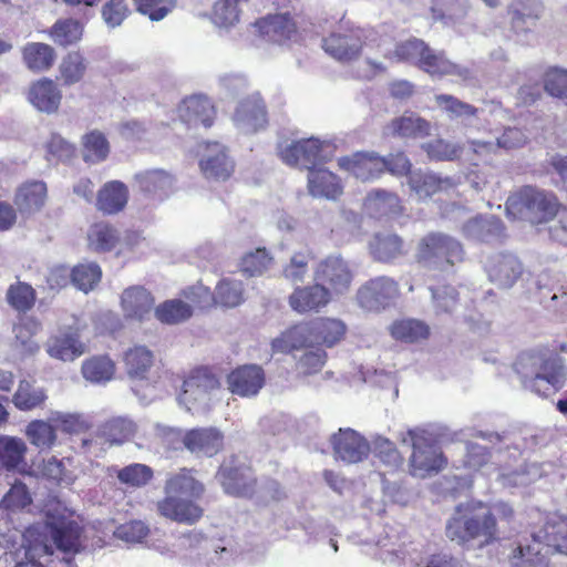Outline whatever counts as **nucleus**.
<instances>
[{
  "label": "nucleus",
  "instance_id": "nucleus-33",
  "mask_svg": "<svg viewBox=\"0 0 567 567\" xmlns=\"http://www.w3.org/2000/svg\"><path fill=\"white\" fill-rule=\"evenodd\" d=\"M508 12L514 31L527 32L536 25V21L543 12V6L540 0H514Z\"/></svg>",
  "mask_w": 567,
  "mask_h": 567
},
{
  "label": "nucleus",
  "instance_id": "nucleus-56",
  "mask_svg": "<svg viewBox=\"0 0 567 567\" xmlns=\"http://www.w3.org/2000/svg\"><path fill=\"white\" fill-rule=\"evenodd\" d=\"M136 431L133 421L126 417H114L102 426L103 437L112 444H121L131 439Z\"/></svg>",
  "mask_w": 567,
  "mask_h": 567
},
{
  "label": "nucleus",
  "instance_id": "nucleus-63",
  "mask_svg": "<svg viewBox=\"0 0 567 567\" xmlns=\"http://www.w3.org/2000/svg\"><path fill=\"white\" fill-rule=\"evenodd\" d=\"M271 261L272 258L265 248H257L241 258L240 268L247 276H260L269 268Z\"/></svg>",
  "mask_w": 567,
  "mask_h": 567
},
{
  "label": "nucleus",
  "instance_id": "nucleus-30",
  "mask_svg": "<svg viewBox=\"0 0 567 567\" xmlns=\"http://www.w3.org/2000/svg\"><path fill=\"white\" fill-rule=\"evenodd\" d=\"M260 35L275 43H284L296 35V23L288 13L265 17L255 22Z\"/></svg>",
  "mask_w": 567,
  "mask_h": 567
},
{
  "label": "nucleus",
  "instance_id": "nucleus-57",
  "mask_svg": "<svg viewBox=\"0 0 567 567\" xmlns=\"http://www.w3.org/2000/svg\"><path fill=\"white\" fill-rule=\"evenodd\" d=\"M101 276L102 271L97 264H80L72 269L71 281L79 290L89 292L99 284Z\"/></svg>",
  "mask_w": 567,
  "mask_h": 567
},
{
  "label": "nucleus",
  "instance_id": "nucleus-42",
  "mask_svg": "<svg viewBox=\"0 0 567 567\" xmlns=\"http://www.w3.org/2000/svg\"><path fill=\"white\" fill-rule=\"evenodd\" d=\"M45 198V184L43 182H32L19 188L14 202L20 212L33 213L44 205Z\"/></svg>",
  "mask_w": 567,
  "mask_h": 567
},
{
  "label": "nucleus",
  "instance_id": "nucleus-45",
  "mask_svg": "<svg viewBox=\"0 0 567 567\" xmlns=\"http://www.w3.org/2000/svg\"><path fill=\"white\" fill-rule=\"evenodd\" d=\"M364 207L374 217L398 214L400 210L399 197L385 190H375L368 195Z\"/></svg>",
  "mask_w": 567,
  "mask_h": 567
},
{
  "label": "nucleus",
  "instance_id": "nucleus-61",
  "mask_svg": "<svg viewBox=\"0 0 567 567\" xmlns=\"http://www.w3.org/2000/svg\"><path fill=\"white\" fill-rule=\"evenodd\" d=\"M427 44L420 39H410L399 43L392 55L389 58L396 62H409L419 66V62L423 56Z\"/></svg>",
  "mask_w": 567,
  "mask_h": 567
},
{
  "label": "nucleus",
  "instance_id": "nucleus-47",
  "mask_svg": "<svg viewBox=\"0 0 567 567\" xmlns=\"http://www.w3.org/2000/svg\"><path fill=\"white\" fill-rule=\"evenodd\" d=\"M115 373V364L107 355H97L84 361L82 374L85 380L93 383H105Z\"/></svg>",
  "mask_w": 567,
  "mask_h": 567
},
{
  "label": "nucleus",
  "instance_id": "nucleus-55",
  "mask_svg": "<svg viewBox=\"0 0 567 567\" xmlns=\"http://www.w3.org/2000/svg\"><path fill=\"white\" fill-rule=\"evenodd\" d=\"M216 303L226 308H235L244 301V287L241 281L223 279L215 289Z\"/></svg>",
  "mask_w": 567,
  "mask_h": 567
},
{
  "label": "nucleus",
  "instance_id": "nucleus-41",
  "mask_svg": "<svg viewBox=\"0 0 567 567\" xmlns=\"http://www.w3.org/2000/svg\"><path fill=\"white\" fill-rule=\"evenodd\" d=\"M153 362V352L144 346H134L124 354L125 369L130 378L145 379Z\"/></svg>",
  "mask_w": 567,
  "mask_h": 567
},
{
  "label": "nucleus",
  "instance_id": "nucleus-60",
  "mask_svg": "<svg viewBox=\"0 0 567 567\" xmlns=\"http://www.w3.org/2000/svg\"><path fill=\"white\" fill-rule=\"evenodd\" d=\"M423 151L434 161H454L460 157L462 146L443 138H437L422 145Z\"/></svg>",
  "mask_w": 567,
  "mask_h": 567
},
{
  "label": "nucleus",
  "instance_id": "nucleus-54",
  "mask_svg": "<svg viewBox=\"0 0 567 567\" xmlns=\"http://www.w3.org/2000/svg\"><path fill=\"white\" fill-rule=\"evenodd\" d=\"M27 445L23 440L13 436H0V463L8 470L23 462Z\"/></svg>",
  "mask_w": 567,
  "mask_h": 567
},
{
  "label": "nucleus",
  "instance_id": "nucleus-5",
  "mask_svg": "<svg viewBox=\"0 0 567 567\" xmlns=\"http://www.w3.org/2000/svg\"><path fill=\"white\" fill-rule=\"evenodd\" d=\"M446 535L458 544L478 539L488 544L496 536V523L487 507L482 502L471 501L456 507V516L446 525Z\"/></svg>",
  "mask_w": 567,
  "mask_h": 567
},
{
  "label": "nucleus",
  "instance_id": "nucleus-52",
  "mask_svg": "<svg viewBox=\"0 0 567 567\" xmlns=\"http://www.w3.org/2000/svg\"><path fill=\"white\" fill-rule=\"evenodd\" d=\"M49 33L56 44L69 47L81 40L83 27L74 19H61L52 25Z\"/></svg>",
  "mask_w": 567,
  "mask_h": 567
},
{
  "label": "nucleus",
  "instance_id": "nucleus-28",
  "mask_svg": "<svg viewBox=\"0 0 567 567\" xmlns=\"http://www.w3.org/2000/svg\"><path fill=\"white\" fill-rule=\"evenodd\" d=\"M223 439L219 430L200 427L188 431L183 439V443L192 453L210 457L221 449Z\"/></svg>",
  "mask_w": 567,
  "mask_h": 567
},
{
  "label": "nucleus",
  "instance_id": "nucleus-10",
  "mask_svg": "<svg viewBox=\"0 0 567 567\" xmlns=\"http://www.w3.org/2000/svg\"><path fill=\"white\" fill-rule=\"evenodd\" d=\"M278 152L285 164L311 172L318 165L333 157L334 146L329 141L309 137L285 145L281 144Z\"/></svg>",
  "mask_w": 567,
  "mask_h": 567
},
{
  "label": "nucleus",
  "instance_id": "nucleus-51",
  "mask_svg": "<svg viewBox=\"0 0 567 567\" xmlns=\"http://www.w3.org/2000/svg\"><path fill=\"white\" fill-rule=\"evenodd\" d=\"M391 336L404 342H416L426 339L430 333V328L423 321L416 319H403L395 321L390 327Z\"/></svg>",
  "mask_w": 567,
  "mask_h": 567
},
{
  "label": "nucleus",
  "instance_id": "nucleus-27",
  "mask_svg": "<svg viewBox=\"0 0 567 567\" xmlns=\"http://www.w3.org/2000/svg\"><path fill=\"white\" fill-rule=\"evenodd\" d=\"M419 68L431 76L454 75L466 81L472 75L467 68L453 63L443 52H437L429 45L419 62Z\"/></svg>",
  "mask_w": 567,
  "mask_h": 567
},
{
  "label": "nucleus",
  "instance_id": "nucleus-20",
  "mask_svg": "<svg viewBox=\"0 0 567 567\" xmlns=\"http://www.w3.org/2000/svg\"><path fill=\"white\" fill-rule=\"evenodd\" d=\"M332 445L336 457L348 464L363 461L370 452L368 441L352 429H340L332 436Z\"/></svg>",
  "mask_w": 567,
  "mask_h": 567
},
{
  "label": "nucleus",
  "instance_id": "nucleus-39",
  "mask_svg": "<svg viewBox=\"0 0 567 567\" xmlns=\"http://www.w3.org/2000/svg\"><path fill=\"white\" fill-rule=\"evenodd\" d=\"M61 92L56 84L49 79L34 83L29 92V101L41 112L53 113L59 109Z\"/></svg>",
  "mask_w": 567,
  "mask_h": 567
},
{
  "label": "nucleus",
  "instance_id": "nucleus-2",
  "mask_svg": "<svg viewBox=\"0 0 567 567\" xmlns=\"http://www.w3.org/2000/svg\"><path fill=\"white\" fill-rule=\"evenodd\" d=\"M164 491L165 497L157 503V511L163 517L187 525H193L203 517L204 509L197 504V499L202 497L205 488L190 471L183 468L168 477Z\"/></svg>",
  "mask_w": 567,
  "mask_h": 567
},
{
  "label": "nucleus",
  "instance_id": "nucleus-58",
  "mask_svg": "<svg viewBox=\"0 0 567 567\" xmlns=\"http://www.w3.org/2000/svg\"><path fill=\"white\" fill-rule=\"evenodd\" d=\"M435 101L452 120L461 118L465 123L477 114L476 107L453 95L440 94L435 96Z\"/></svg>",
  "mask_w": 567,
  "mask_h": 567
},
{
  "label": "nucleus",
  "instance_id": "nucleus-38",
  "mask_svg": "<svg viewBox=\"0 0 567 567\" xmlns=\"http://www.w3.org/2000/svg\"><path fill=\"white\" fill-rule=\"evenodd\" d=\"M527 137L524 132L517 127H507L501 136L491 140H473L471 146L476 154L495 153L497 150H512L525 144Z\"/></svg>",
  "mask_w": 567,
  "mask_h": 567
},
{
  "label": "nucleus",
  "instance_id": "nucleus-16",
  "mask_svg": "<svg viewBox=\"0 0 567 567\" xmlns=\"http://www.w3.org/2000/svg\"><path fill=\"white\" fill-rule=\"evenodd\" d=\"M233 121L235 126L246 134L255 133L265 127L267 111L259 93H254L238 103Z\"/></svg>",
  "mask_w": 567,
  "mask_h": 567
},
{
  "label": "nucleus",
  "instance_id": "nucleus-23",
  "mask_svg": "<svg viewBox=\"0 0 567 567\" xmlns=\"http://www.w3.org/2000/svg\"><path fill=\"white\" fill-rule=\"evenodd\" d=\"M504 225L502 220L492 215H477L470 218L462 226L463 236L473 241L492 243L504 236Z\"/></svg>",
  "mask_w": 567,
  "mask_h": 567
},
{
  "label": "nucleus",
  "instance_id": "nucleus-53",
  "mask_svg": "<svg viewBox=\"0 0 567 567\" xmlns=\"http://www.w3.org/2000/svg\"><path fill=\"white\" fill-rule=\"evenodd\" d=\"M55 426L50 421L33 420L25 429L30 443L39 449H50L56 441Z\"/></svg>",
  "mask_w": 567,
  "mask_h": 567
},
{
  "label": "nucleus",
  "instance_id": "nucleus-11",
  "mask_svg": "<svg viewBox=\"0 0 567 567\" xmlns=\"http://www.w3.org/2000/svg\"><path fill=\"white\" fill-rule=\"evenodd\" d=\"M373 34L372 30L359 27H340L322 40V49L338 61H352L371 45Z\"/></svg>",
  "mask_w": 567,
  "mask_h": 567
},
{
  "label": "nucleus",
  "instance_id": "nucleus-1",
  "mask_svg": "<svg viewBox=\"0 0 567 567\" xmlns=\"http://www.w3.org/2000/svg\"><path fill=\"white\" fill-rule=\"evenodd\" d=\"M81 526L68 518H48L45 524H37L23 533L18 529L0 532V548L4 555L17 560L14 567H44L35 559L53 554V545L63 553H78L81 544Z\"/></svg>",
  "mask_w": 567,
  "mask_h": 567
},
{
  "label": "nucleus",
  "instance_id": "nucleus-13",
  "mask_svg": "<svg viewBox=\"0 0 567 567\" xmlns=\"http://www.w3.org/2000/svg\"><path fill=\"white\" fill-rule=\"evenodd\" d=\"M399 296L396 281L386 276L375 277L362 285L357 299L361 308L369 311H379L390 306Z\"/></svg>",
  "mask_w": 567,
  "mask_h": 567
},
{
  "label": "nucleus",
  "instance_id": "nucleus-44",
  "mask_svg": "<svg viewBox=\"0 0 567 567\" xmlns=\"http://www.w3.org/2000/svg\"><path fill=\"white\" fill-rule=\"evenodd\" d=\"M22 54L28 69L35 72L50 69L55 59L53 48L40 42L28 43L23 48Z\"/></svg>",
  "mask_w": 567,
  "mask_h": 567
},
{
  "label": "nucleus",
  "instance_id": "nucleus-48",
  "mask_svg": "<svg viewBox=\"0 0 567 567\" xmlns=\"http://www.w3.org/2000/svg\"><path fill=\"white\" fill-rule=\"evenodd\" d=\"M154 315L158 321L166 324H177L193 315L192 307L179 299L166 300L154 309Z\"/></svg>",
  "mask_w": 567,
  "mask_h": 567
},
{
  "label": "nucleus",
  "instance_id": "nucleus-8",
  "mask_svg": "<svg viewBox=\"0 0 567 567\" xmlns=\"http://www.w3.org/2000/svg\"><path fill=\"white\" fill-rule=\"evenodd\" d=\"M402 442L411 443L413 449L410 456V473L413 476L424 478L437 473L446 464L443 453L429 431L410 430Z\"/></svg>",
  "mask_w": 567,
  "mask_h": 567
},
{
  "label": "nucleus",
  "instance_id": "nucleus-25",
  "mask_svg": "<svg viewBox=\"0 0 567 567\" xmlns=\"http://www.w3.org/2000/svg\"><path fill=\"white\" fill-rule=\"evenodd\" d=\"M178 114L181 120L189 126L210 127L215 118V107L207 96L194 95L182 102Z\"/></svg>",
  "mask_w": 567,
  "mask_h": 567
},
{
  "label": "nucleus",
  "instance_id": "nucleus-37",
  "mask_svg": "<svg viewBox=\"0 0 567 567\" xmlns=\"http://www.w3.org/2000/svg\"><path fill=\"white\" fill-rule=\"evenodd\" d=\"M430 123L413 113L393 118L384 128L386 135L399 137H422L430 134Z\"/></svg>",
  "mask_w": 567,
  "mask_h": 567
},
{
  "label": "nucleus",
  "instance_id": "nucleus-9",
  "mask_svg": "<svg viewBox=\"0 0 567 567\" xmlns=\"http://www.w3.org/2000/svg\"><path fill=\"white\" fill-rule=\"evenodd\" d=\"M464 256L460 241L442 233H431L423 237L417 247L416 257L424 266L449 271Z\"/></svg>",
  "mask_w": 567,
  "mask_h": 567
},
{
  "label": "nucleus",
  "instance_id": "nucleus-18",
  "mask_svg": "<svg viewBox=\"0 0 567 567\" xmlns=\"http://www.w3.org/2000/svg\"><path fill=\"white\" fill-rule=\"evenodd\" d=\"M341 169L350 172L363 182L373 181L385 171L383 157L374 152H358L338 159Z\"/></svg>",
  "mask_w": 567,
  "mask_h": 567
},
{
  "label": "nucleus",
  "instance_id": "nucleus-26",
  "mask_svg": "<svg viewBox=\"0 0 567 567\" xmlns=\"http://www.w3.org/2000/svg\"><path fill=\"white\" fill-rule=\"evenodd\" d=\"M410 188L419 199H427L437 193H446L456 187L455 178L435 173L413 172L409 176Z\"/></svg>",
  "mask_w": 567,
  "mask_h": 567
},
{
  "label": "nucleus",
  "instance_id": "nucleus-6",
  "mask_svg": "<svg viewBox=\"0 0 567 567\" xmlns=\"http://www.w3.org/2000/svg\"><path fill=\"white\" fill-rule=\"evenodd\" d=\"M506 214L513 219L542 224L553 219L558 212L556 197L542 189L525 186L506 200Z\"/></svg>",
  "mask_w": 567,
  "mask_h": 567
},
{
  "label": "nucleus",
  "instance_id": "nucleus-15",
  "mask_svg": "<svg viewBox=\"0 0 567 567\" xmlns=\"http://www.w3.org/2000/svg\"><path fill=\"white\" fill-rule=\"evenodd\" d=\"M199 167L207 179L225 181L234 172V161L227 148L218 142L205 143L200 154Z\"/></svg>",
  "mask_w": 567,
  "mask_h": 567
},
{
  "label": "nucleus",
  "instance_id": "nucleus-46",
  "mask_svg": "<svg viewBox=\"0 0 567 567\" xmlns=\"http://www.w3.org/2000/svg\"><path fill=\"white\" fill-rule=\"evenodd\" d=\"M120 240L118 231L111 225L99 223L87 233L89 247L97 252L111 251Z\"/></svg>",
  "mask_w": 567,
  "mask_h": 567
},
{
  "label": "nucleus",
  "instance_id": "nucleus-62",
  "mask_svg": "<svg viewBox=\"0 0 567 567\" xmlns=\"http://www.w3.org/2000/svg\"><path fill=\"white\" fill-rule=\"evenodd\" d=\"M32 502L25 484L16 482L0 501V508L7 512H18L25 508Z\"/></svg>",
  "mask_w": 567,
  "mask_h": 567
},
{
  "label": "nucleus",
  "instance_id": "nucleus-3",
  "mask_svg": "<svg viewBox=\"0 0 567 567\" xmlns=\"http://www.w3.org/2000/svg\"><path fill=\"white\" fill-rule=\"evenodd\" d=\"M533 544H519L509 556L511 567H547L550 553L567 555V517L554 514L533 533Z\"/></svg>",
  "mask_w": 567,
  "mask_h": 567
},
{
  "label": "nucleus",
  "instance_id": "nucleus-59",
  "mask_svg": "<svg viewBox=\"0 0 567 567\" xmlns=\"http://www.w3.org/2000/svg\"><path fill=\"white\" fill-rule=\"evenodd\" d=\"M61 79L65 85L80 82L85 73V59L79 52H70L60 64Z\"/></svg>",
  "mask_w": 567,
  "mask_h": 567
},
{
  "label": "nucleus",
  "instance_id": "nucleus-35",
  "mask_svg": "<svg viewBox=\"0 0 567 567\" xmlns=\"http://www.w3.org/2000/svg\"><path fill=\"white\" fill-rule=\"evenodd\" d=\"M308 189L313 197L336 199L342 193V185L332 172L315 168L308 174Z\"/></svg>",
  "mask_w": 567,
  "mask_h": 567
},
{
  "label": "nucleus",
  "instance_id": "nucleus-7",
  "mask_svg": "<svg viewBox=\"0 0 567 567\" xmlns=\"http://www.w3.org/2000/svg\"><path fill=\"white\" fill-rule=\"evenodd\" d=\"M221 393L216 375L206 368H199L185 379L179 402L193 414H206L221 400Z\"/></svg>",
  "mask_w": 567,
  "mask_h": 567
},
{
  "label": "nucleus",
  "instance_id": "nucleus-21",
  "mask_svg": "<svg viewBox=\"0 0 567 567\" xmlns=\"http://www.w3.org/2000/svg\"><path fill=\"white\" fill-rule=\"evenodd\" d=\"M233 394L250 398L259 393L265 384L264 370L256 364H246L235 369L227 378Z\"/></svg>",
  "mask_w": 567,
  "mask_h": 567
},
{
  "label": "nucleus",
  "instance_id": "nucleus-32",
  "mask_svg": "<svg viewBox=\"0 0 567 567\" xmlns=\"http://www.w3.org/2000/svg\"><path fill=\"white\" fill-rule=\"evenodd\" d=\"M369 252L375 261L391 262L405 255L403 239L393 233H378L369 241Z\"/></svg>",
  "mask_w": 567,
  "mask_h": 567
},
{
  "label": "nucleus",
  "instance_id": "nucleus-50",
  "mask_svg": "<svg viewBox=\"0 0 567 567\" xmlns=\"http://www.w3.org/2000/svg\"><path fill=\"white\" fill-rule=\"evenodd\" d=\"M241 0H216L212 8L210 20L221 29H230L239 22Z\"/></svg>",
  "mask_w": 567,
  "mask_h": 567
},
{
  "label": "nucleus",
  "instance_id": "nucleus-43",
  "mask_svg": "<svg viewBox=\"0 0 567 567\" xmlns=\"http://www.w3.org/2000/svg\"><path fill=\"white\" fill-rule=\"evenodd\" d=\"M346 331V324L339 319L318 318L312 321L316 344L332 347L343 338Z\"/></svg>",
  "mask_w": 567,
  "mask_h": 567
},
{
  "label": "nucleus",
  "instance_id": "nucleus-12",
  "mask_svg": "<svg viewBox=\"0 0 567 567\" xmlns=\"http://www.w3.org/2000/svg\"><path fill=\"white\" fill-rule=\"evenodd\" d=\"M313 280L327 287L332 295L349 291L353 271L348 260L340 254H330L320 259L312 270Z\"/></svg>",
  "mask_w": 567,
  "mask_h": 567
},
{
  "label": "nucleus",
  "instance_id": "nucleus-64",
  "mask_svg": "<svg viewBox=\"0 0 567 567\" xmlns=\"http://www.w3.org/2000/svg\"><path fill=\"white\" fill-rule=\"evenodd\" d=\"M33 288L24 282L11 285L7 291L8 303L18 311H27L34 303Z\"/></svg>",
  "mask_w": 567,
  "mask_h": 567
},
{
  "label": "nucleus",
  "instance_id": "nucleus-31",
  "mask_svg": "<svg viewBox=\"0 0 567 567\" xmlns=\"http://www.w3.org/2000/svg\"><path fill=\"white\" fill-rule=\"evenodd\" d=\"M313 346H316V338L312 333V321L286 330L271 342L272 351L279 353H288L292 350Z\"/></svg>",
  "mask_w": 567,
  "mask_h": 567
},
{
  "label": "nucleus",
  "instance_id": "nucleus-4",
  "mask_svg": "<svg viewBox=\"0 0 567 567\" xmlns=\"http://www.w3.org/2000/svg\"><path fill=\"white\" fill-rule=\"evenodd\" d=\"M522 385L540 396L561 389L567 378L563 360L553 352H525L515 362Z\"/></svg>",
  "mask_w": 567,
  "mask_h": 567
},
{
  "label": "nucleus",
  "instance_id": "nucleus-19",
  "mask_svg": "<svg viewBox=\"0 0 567 567\" xmlns=\"http://www.w3.org/2000/svg\"><path fill=\"white\" fill-rule=\"evenodd\" d=\"M155 299L143 286H131L123 290L120 306L127 320L145 321L151 317Z\"/></svg>",
  "mask_w": 567,
  "mask_h": 567
},
{
  "label": "nucleus",
  "instance_id": "nucleus-49",
  "mask_svg": "<svg viewBox=\"0 0 567 567\" xmlns=\"http://www.w3.org/2000/svg\"><path fill=\"white\" fill-rule=\"evenodd\" d=\"M83 159L86 163L96 164L106 159L110 153V144L105 135L100 131H91L82 138Z\"/></svg>",
  "mask_w": 567,
  "mask_h": 567
},
{
  "label": "nucleus",
  "instance_id": "nucleus-40",
  "mask_svg": "<svg viewBox=\"0 0 567 567\" xmlns=\"http://www.w3.org/2000/svg\"><path fill=\"white\" fill-rule=\"evenodd\" d=\"M47 399V391L35 381L21 380L12 396V403L20 411H31L42 408Z\"/></svg>",
  "mask_w": 567,
  "mask_h": 567
},
{
  "label": "nucleus",
  "instance_id": "nucleus-34",
  "mask_svg": "<svg viewBox=\"0 0 567 567\" xmlns=\"http://www.w3.org/2000/svg\"><path fill=\"white\" fill-rule=\"evenodd\" d=\"M468 0H432L431 13L435 21L455 28L468 16Z\"/></svg>",
  "mask_w": 567,
  "mask_h": 567
},
{
  "label": "nucleus",
  "instance_id": "nucleus-29",
  "mask_svg": "<svg viewBox=\"0 0 567 567\" xmlns=\"http://www.w3.org/2000/svg\"><path fill=\"white\" fill-rule=\"evenodd\" d=\"M138 189L150 197L164 199L174 190L175 178L164 169H148L135 175Z\"/></svg>",
  "mask_w": 567,
  "mask_h": 567
},
{
  "label": "nucleus",
  "instance_id": "nucleus-24",
  "mask_svg": "<svg viewBox=\"0 0 567 567\" xmlns=\"http://www.w3.org/2000/svg\"><path fill=\"white\" fill-rule=\"evenodd\" d=\"M332 293L318 281L313 285L299 287L289 297L290 307L300 313L326 307L331 300Z\"/></svg>",
  "mask_w": 567,
  "mask_h": 567
},
{
  "label": "nucleus",
  "instance_id": "nucleus-22",
  "mask_svg": "<svg viewBox=\"0 0 567 567\" xmlns=\"http://www.w3.org/2000/svg\"><path fill=\"white\" fill-rule=\"evenodd\" d=\"M48 354L61 361H73L86 351L85 344L80 340L76 331L61 330L51 336L45 344Z\"/></svg>",
  "mask_w": 567,
  "mask_h": 567
},
{
  "label": "nucleus",
  "instance_id": "nucleus-17",
  "mask_svg": "<svg viewBox=\"0 0 567 567\" xmlns=\"http://www.w3.org/2000/svg\"><path fill=\"white\" fill-rule=\"evenodd\" d=\"M217 478L227 494L235 496H251L254 494L256 482L251 470L244 465H237L235 460L225 462L220 466Z\"/></svg>",
  "mask_w": 567,
  "mask_h": 567
},
{
  "label": "nucleus",
  "instance_id": "nucleus-14",
  "mask_svg": "<svg viewBox=\"0 0 567 567\" xmlns=\"http://www.w3.org/2000/svg\"><path fill=\"white\" fill-rule=\"evenodd\" d=\"M484 270L492 284L498 288H512L523 274V265L511 252H494L484 262Z\"/></svg>",
  "mask_w": 567,
  "mask_h": 567
},
{
  "label": "nucleus",
  "instance_id": "nucleus-36",
  "mask_svg": "<svg viewBox=\"0 0 567 567\" xmlns=\"http://www.w3.org/2000/svg\"><path fill=\"white\" fill-rule=\"evenodd\" d=\"M128 200V189L120 181L107 182L97 193L96 207L104 214L112 215L124 209Z\"/></svg>",
  "mask_w": 567,
  "mask_h": 567
}]
</instances>
